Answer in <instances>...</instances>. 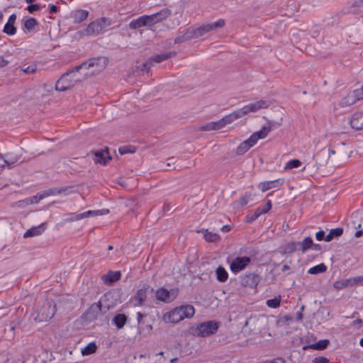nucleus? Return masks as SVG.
<instances>
[{
    "mask_svg": "<svg viewBox=\"0 0 363 363\" xmlns=\"http://www.w3.org/2000/svg\"><path fill=\"white\" fill-rule=\"evenodd\" d=\"M97 349V346L95 342L89 343L82 350L83 355H88L95 352Z\"/></svg>",
    "mask_w": 363,
    "mask_h": 363,
    "instance_id": "4c0bfd02",
    "label": "nucleus"
},
{
    "mask_svg": "<svg viewBox=\"0 0 363 363\" xmlns=\"http://www.w3.org/2000/svg\"><path fill=\"white\" fill-rule=\"evenodd\" d=\"M178 293L179 290L176 288L167 290L164 287H161L155 291V297L160 301L171 303L177 298Z\"/></svg>",
    "mask_w": 363,
    "mask_h": 363,
    "instance_id": "6e6552de",
    "label": "nucleus"
},
{
    "mask_svg": "<svg viewBox=\"0 0 363 363\" xmlns=\"http://www.w3.org/2000/svg\"><path fill=\"white\" fill-rule=\"evenodd\" d=\"M9 64V61L6 60L3 56H0V68L6 66Z\"/></svg>",
    "mask_w": 363,
    "mask_h": 363,
    "instance_id": "052dcab7",
    "label": "nucleus"
},
{
    "mask_svg": "<svg viewBox=\"0 0 363 363\" xmlns=\"http://www.w3.org/2000/svg\"><path fill=\"white\" fill-rule=\"evenodd\" d=\"M260 276L254 272L246 273L240 277V283L243 286L256 288L260 281Z\"/></svg>",
    "mask_w": 363,
    "mask_h": 363,
    "instance_id": "4468645a",
    "label": "nucleus"
},
{
    "mask_svg": "<svg viewBox=\"0 0 363 363\" xmlns=\"http://www.w3.org/2000/svg\"><path fill=\"white\" fill-rule=\"evenodd\" d=\"M313 245V242L311 237H306L302 242H300V246L301 247V251L303 253L311 248Z\"/></svg>",
    "mask_w": 363,
    "mask_h": 363,
    "instance_id": "72a5a7b5",
    "label": "nucleus"
},
{
    "mask_svg": "<svg viewBox=\"0 0 363 363\" xmlns=\"http://www.w3.org/2000/svg\"><path fill=\"white\" fill-rule=\"evenodd\" d=\"M144 316H145V315L141 313L140 312L137 313V319H138V323L139 325H140L142 323H143V318Z\"/></svg>",
    "mask_w": 363,
    "mask_h": 363,
    "instance_id": "680f3d73",
    "label": "nucleus"
},
{
    "mask_svg": "<svg viewBox=\"0 0 363 363\" xmlns=\"http://www.w3.org/2000/svg\"><path fill=\"white\" fill-rule=\"evenodd\" d=\"M225 25V22L223 20L220 19L216 22L208 23L206 25H203L202 26L197 28H191L192 34H194V38H197L203 35H204L206 33H208L211 30H214L218 28H222Z\"/></svg>",
    "mask_w": 363,
    "mask_h": 363,
    "instance_id": "0eeeda50",
    "label": "nucleus"
},
{
    "mask_svg": "<svg viewBox=\"0 0 363 363\" xmlns=\"http://www.w3.org/2000/svg\"><path fill=\"white\" fill-rule=\"evenodd\" d=\"M152 325H146L145 328H142L141 326L138 327V331L140 333L145 332V331H146L147 333H150V331L152 330Z\"/></svg>",
    "mask_w": 363,
    "mask_h": 363,
    "instance_id": "4d7b16f0",
    "label": "nucleus"
},
{
    "mask_svg": "<svg viewBox=\"0 0 363 363\" xmlns=\"http://www.w3.org/2000/svg\"><path fill=\"white\" fill-rule=\"evenodd\" d=\"M269 106V103L265 100H259L255 103H252L249 104L250 109L251 112H257L259 109L267 108Z\"/></svg>",
    "mask_w": 363,
    "mask_h": 363,
    "instance_id": "a878e982",
    "label": "nucleus"
},
{
    "mask_svg": "<svg viewBox=\"0 0 363 363\" xmlns=\"http://www.w3.org/2000/svg\"><path fill=\"white\" fill-rule=\"evenodd\" d=\"M350 125L353 129H363V111L354 113L350 119Z\"/></svg>",
    "mask_w": 363,
    "mask_h": 363,
    "instance_id": "a211bd4d",
    "label": "nucleus"
},
{
    "mask_svg": "<svg viewBox=\"0 0 363 363\" xmlns=\"http://www.w3.org/2000/svg\"><path fill=\"white\" fill-rule=\"evenodd\" d=\"M154 24H156V23L155 22L152 14L144 15L136 20L132 21L129 24V27L131 29H138L143 26H151Z\"/></svg>",
    "mask_w": 363,
    "mask_h": 363,
    "instance_id": "ddd939ff",
    "label": "nucleus"
},
{
    "mask_svg": "<svg viewBox=\"0 0 363 363\" xmlns=\"http://www.w3.org/2000/svg\"><path fill=\"white\" fill-rule=\"evenodd\" d=\"M272 208V203H271V201L269 200L266 204L264 205V206L261 208V211L262 213H267Z\"/></svg>",
    "mask_w": 363,
    "mask_h": 363,
    "instance_id": "6e6d98bb",
    "label": "nucleus"
},
{
    "mask_svg": "<svg viewBox=\"0 0 363 363\" xmlns=\"http://www.w3.org/2000/svg\"><path fill=\"white\" fill-rule=\"evenodd\" d=\"M239 118V114L236 113L235 111L233 113L224 116L222 119L225 126L228 124L233 123L234 121Z\"/></svg>",
    "mask_w": 363,
    "mask_h": 363,
    "instance_id": "58836bf2",
    "label": "nucleus"
},
{
    "mask_svg": "<svg viewBox=\"0 0 363 363\" xmlns=\"http://www.w3.org/2000/svg\"><path fill=\"white\" fill-rule=\"evenodd\" d=\"M251 197V194H245L244 196L241 197L240 199H239V203L241 206H243L245 205H246L250 199Z\"/></svg>",
    "mask_w": 363,
    "mask_h": 363,
    "instance_id": "09e8293b",
    "label": "nucleus"
},
{
    "mask_svg": "<svg viewBox=\"0 0 363 363\" xmlns=\"http://www.w3.org/2000/svg\"><path fill=\"white\" fill-rule=\"evenodd\" d=\"M147 291H152L153 289L150 288L149 286H146L145 287L138 290L134 295L133 299L137 302L138 306H142L144 303L147 298Z\"/></svg>",
    "mask_w": 363,
    "mask_h": 363,
    "instance_id": "f3484780",
    "label": "nucleus"
},
{
    "mask_svg": "<svg viewBox=\"0 0 363 363\" xmlns=\"http://www.w3.org/2000/svg\"><path fill=\"white\" fill-rule=\"evenodd\" d=\"M67 189H68L67 186L54 187V188L50 189L47 190L43 195L40 196V199H41L45 196H51V195L60 194L65 192V191H67Z\"/></svg>",
    "mask_w": 363,
    "mask_h": 363,
    "instance_id": "c756f323",
    "label": "nucleus"
},
{
    "mask_svg": "<svg viewBox=\"0 0 363 363\" xmlns=\"http://www.w3.org/2000/svg\"><path fill=\"white\" fill-rule=\"evenodd\" d=\"M284 183V179H277L273 181H267L264 182H261L260 184H259L258 187L262 190V192H264L271 189L278 188L282 186Z\"/></svg>",
    "mask_w": 363,
    "mask_h": 363,
    "instance_id": "dca6fc26",
    "label": "nucleus"
},
{
    "mask_svg": "<svg viewBox=\"0 0 363 363\" xmlns=\"http://www.w3.org/2000/svg\"><path fill=\"white\" fill-rule=\"evenodd\" d=\"M50 13H55L58 11L57 6L54 4H50Z\"/></svg>",
    "mask_w": 363,
    "mask_h": 363,
    "instance_id": "e2e57ef3",
    "label": "nucleus"
},
{
    "mask_svg": "<svg viewBox=\"0 0 363 363\" xmlns=\"http://www.w3.org/2000/svg\"><path fill=\"white\" fill-rule=\"evenodd\" d=\"M263 214L261 211V208H257L253 214L247 217L248 222H252L256 220L260 215Z\"/></svg>",
    "mask_w": 363,
    "mask_h": 363,
    "instance_id": "49530a36",
    "label": "nucleus"
},
{
    "mask_svg": "<svg viewBox=\"0 0 363 363\" xmlns=\"http://www.w3.org/2000/svg\"><path fill=\"white\" fill-rule=\"evenodd\" d=\"M36 67L35 66H28L26 68L23 69V71L27 74H33L35 72Z\"/></svg>",
    "mask_w": 363,
    "mask_h": 363,
    "instance_id": "13d9d810",
    "label": "nucleus"
},
{
    "mask_svg": "<svg viewBox=\"0 0 363 363\" xmlns=\"http://www.w3.org/2000/svg\"><path fill=\"white\" fill-rule=\"evenodd\" d=\"M236 113L239 114V118L244 116L245 115L250 113L249 104L243 106L242 108L235 111Z\"/></svg>",
    "mask_w": 363,
    "mask_h": 363,
    "instance_id": "de8ad7c7",
    "label": "nucleus"
},
{
    "mask_svg": "<svg viewBox=\"0 0 363 363\" xmlns=\"http://www.w3.org/2000/svg\"><path fill=\"white\" fill-rule=\"evenodd\" d=\"M38 24V21L34 18H30L24 22V28L28 32H30Z\"/></svg>",
    "mask_w": 363,
    "mask_h": 363,
    "instance_id": "ea45409f",
    "label": "nucleus"
},
{
    "mask_svg": "<svg viewBox=\"0 0 363 363\" xmlns=\"http://www.w3.org/2000/svg\"><path fill=\"white\" fill-rule=\"evenodd\" d=\"M326 269L327 267L323 263H321L320 264H318L315 267L310 268L308 272L311 274H317L319 273L325 272Z\"/></svg>",
    "mask_w": 363,
    "mask_h": 363,
    "instance_id": "f704fd0d",
    "label": "nucleus"
},
{
    "mask_svg": "<svg viewBox=\"0 0 363 363\" xmlns=\"http://www.w3.org/2000/svg\"><path fill=\"white\" fill-rule=\"evenodd\" d=\"M225 126L223 119H220L218 121L210 122L205 125L201 127L202 130L210 131L212 130H219Z\"/></svg>",
    "mask_w": 363,
    "mask_h": 363,
    "instance_id": "b1692460",
    "label": "nucleus"
},
{
    "mask_svg": "<svg viewBox=\"0 0 363 363\" xmlns=\"http://www.w3.org/2000/svg\"><path fill=\"white\" fill-rule=\"evenodd\" d=\"M106 26V18L97 19L88 25L85 30V34L86 35H98Z\"/></svg>",
    "mask_w": 363,
    "mask_h": 363,
    "instance_id": "9b49d317",
    "label": "nucleus"
},
{
    "mask_svg": "<svg viewBox=\"0 0 363 363\" xmlns=\"http://www.w3.org/2000/svg\"><path fill=\"white\" fill-rule=\"evenodd\" d=\"M84 81V77L77 70V66L65 73L56 82L55 89L60 91L73 88L77 84Z\"/></svg>",
    "mask_w": 363,
    "mask_h": 363,
    "instance_id": "f03ea898",
    "label": "nucleus"
},
{
    "mask_svg": "<svg viewBox=\"0 0 363 363\" xmlns=\"http://www.w3.org/2000/svg\"><path fill=\"white\" fill-rule=\"evenodd\" d=\"M120 278H121V273L119 272H116L109 276L108 280L111 282H114V281L119 280Z\"/></svg>",
    "mask_w": 363,
    "mask_h": 363,
    "instance_id": "8fccbe9b",
    "label": "nucleus"
},
{
    "mask_svg": "<svg viewBox=\"0 0 363 363\" xmlns=\"http://www.w3.org/2000/svg\"><path fill=\"white\" fill-rule=\"evenodd\" d=\"M89 11L84 9H77L72 12V17L75 23H79L86 19Z\"/></svg>",
    "mask_w": 363,
    "mask_h": 363,
    "instance_id": "4be33fe9",
    "label": "nucleus"
},
{
    "mask_svg": "<svg viewBox=\"0 0 363 363\" xmlns=\"http://www.w3.org/2000/svg\"><path fill=\"white\" fill-rule=\"evenodd\" d=\"M194 313V308L191 305H184L166 313L163 315L162 320L165 323H177L184 318H191Z\"/></svg>",
    "mask_w": 363,
    "mask_h": 363,
    "instance_id": "20e7f679",
    "label": "nucleus"
},
{
    "mask_svg": "<svg viewBox=\"0 0 363 363\" xmlns=\"http://www.w3.org/2000/svg\"><path fill=\"white\" fill-rule=\"evenodd\" d=\"M362 235H363V228L362 229L360 228V229L357 230L354 233V236L357 238H359Z\"/></svg>",
    "mask_w": 363,
    "mask_h": 363,
    "instance_id": "338daca9",
    "label": "nucleus"
},
{
    "mask_svg": "<svg viewBox=\"0 0 363 363\" xmlns=\"http://www.w3.org/2000/svg\"><path fill=\"white\" fill-rule=\"evenodd\" d=\"M362 99H363V91L357 89L350 92L345 97L342 98L338 105L341 108H347Z\"/></svg>",
    "mask_w": 363,
    "mask_h": 363,
    "instance_id": "1a4fd4ad",
    "label": "nucleus"
},
{
    "mask_svg": "<svg viewBox=\"0 0 363 363\" xmlns=\"http://www.w3.org/2000/svg\"><path fill=\"white\" fill-rule=\"evenodd\" d=\"M108 309L109 307L108 306L106 307V310L103 311L102 305L100 301L97 303H94L86 311V315L87 319L89 320L90 321L95 320L103 313L108 311Z\"/></svg>",
    "mask_w": 363,
    "mask_h": 363,
    "instance_id": "f8f14e48",
    "label": "nucleus"
},
{
    "mask_svg": "<svg viewBox=\"0 0 363 363\" xmlns=\"http://www.w3.org/2000/svg\"><path fill=\"white\" fill-rule=\"evenodd\" d=\"M16 20V15L12 14L9 16V20L4 27L3 32L9 35H13L16 33V28L14 24Z\"/></svg>",
    "mask_w": 363,
    "mask_h": 363,
    "instance_id": "6ab92c4d",
    "label": "nucleus"
},
{
    "mask_svg": "<svg viewBox=\"0 0 363 363\" xmlns=\"http://www.w3.org/2000/svg\"><path fill=\"white\" fill-rule=\"evenodd\" d=\"M152 66H153V65H152L151 60H150V58H148L145 62H143L140 65H139L138 67V69L142 72L148 73L150 68Z\"/></svg>",
    "mask_w": 363,
    "mask_h": 363,
    "instance_id": "37998d69",
    "label": "nucleus"
},
{
    "mask_svg": "<svg viewBox=\"0 0 363 363\" xmlns=\"http://www.w3.org/2000/svg\"><path fill=\"white\" fill-rule=\"evenodd\" d=\"M40 6L38 4H30L27 7V10L29 13H33L34 11H39Z\"/></svg>",
    "mask_w": 363,
    "mask_h": 363,
    "instance_id": "603ef678",
    "label": "nucleus"
},
{
    "mask_svg": "<svg viewBox=\"0 0 363 363\" xmlns=\"http://www.w3.org/2000/svg\"><path fill=\"white\" fill-rule=\"evenodd\" d=\"M118 152L121 155H125V154H127V153H129V152H134L135 150H130L128 147H121L119 149H118Z\"/></svg>",
    "mask_w": 363,
    "mask_h": 363,
    "instance_id": "3c124183",
    "label": "nucleus"
},
{
    "mask_svg": "<svg viewBox=\"0 0 363 363\" xmlns=\"http://www.w3.org/2000/svg\"><path fill=\"white\" fill-rule=\"evenodd\" d=\"M300 242H291L285 246V252L292 253L299 250Z\"/></svg>",
    "mask_w": 363,
    "mask_h": 363,
    "instance_id": "79ce46f5",
    "label": "nucleus"
},
{
    "mask_svg": "<svg viewBox=\"0 0 363 363\" xmlns=\"http://www.w3.org/2000/svg\"><path fill=\"white\" fill-rule=\"evenodd\" d=\"M329 344V340H320L318 342L309 345L308 346L303 347V349L306 350L307 348H311L316 350H322L325 349Z\"/></svg>",
    "mask_w": 363,
    "mask_h": 363,
    "instance_id": "cd10ccee",
    "label": "nucleus"
},
{
    "mask_svg": "<svg viewBox=\"0 0 363 363\" xmlns=\"http://www.w3.org/2000/svg\"><path fill=\"white\" fill-rule=\"evenodd\" d=\"M351 281V279H342L335 281L333 284V286L337 289H342L343 288L347 287L350 284Z\"/></svg>",
    "mask_w": 363,
    "mask_h": 363,
    "instance_id": "a18cd8bd",
    "label": "nucleus"
},
{
    "mask_svg": "<svg viewBox=\"0 0 363 363\" xmlns=\"http://www.w3.org/2000/svg\"><path fill=\"white\" fill-rule=\"evenodd\" d=\"M127 317L124 314H118L113 319V322L118 329L122 328L125 325Z\"/></svg>",
    "mask_w": 363,
    "mask_h": 363,
    "instance_id": "473e14b6",
    "label": "nucleus"
},
{
    "mask_svg": "<svg viewBox=\"0 0 363 363\" xmlns=\"http://www.w3.org/2000/svg\"><path fill=\"white\" fill-rule=\"evenodd\" d=\"M109 213L108 209H101V210H96V211H88L82 213H72L71 214V217L67 218L69 221H76L83 218H88L89 216H98L106 215Z\"/></svg>",
    "mask_w": 363,
    "mask_h": 363,
    "instance_id": "2eb2a0df",
    "label": "nucleus"
},
{
    "mask_svg": "<svg viewBox=\"0 0 363 363\" xmlns=\"http://www.w3.org/2000/svg\"><path fill=\"white\" fill-rule=\"evenodd\" d=\"M108 59L105 57H97L88 60L77 66V70L84 77V80L101 73L106 67Z\"/></svg>",
    "mask_w": 363,
    "mask_h": 363,
    "instance_id": "f257e3e1",
    "label": "nucleus"
},
{
    "mask_svg": "<svg viewBox=\"0 0 363 363\" xmlns=\"http://www.w3.org/2000/svg\"><path fill=\"white\" fill-rule=\"evenodd\" d=\"M343 233V228H336L331 229L329 233L325 236V241L330 242L335 238L341 236Z\"/></svg>",
    "mask_w": 363,
    "mask_h": 363,
    "instance_id": "7c9ffc66",
    "label": "nucleus"
},
{
    "mask_svg": "<svg viewBox=\"0 0 363 363\" xmlns=\"http://www.w3.org/2000/svg\"><path fill=\"white\" fill-rule=\"evenodd\" d=\"M301 162L299 160L294 159L286 163L284 167L285 169H291L293 168H297L300 167Z\"/></svg>",
    "mask_w": 363,
    "mask_h": 363,
    "instance_id": "c03bdc74",
    "label": "nucleus"
},
{
    "mask_svg": "<svg viewBox=\"0 0 363 363\" xmlns=\"http://www.w3.org/2000/svg\"><path fill=\"white\" fill-rule=\"evenodd\" d=\"M281 300V296H277L272 299L267 300L266 304L269 308H277L280 306Z\"/></svg>",
    "mask_w": 363,
    "mask_h": 363,
    "instance_id": "a19ab883",
    "label": "nucleus"
},
{
    "mask_svg": "<svg viewBox=\"0 0 363 363\" xmlns=\"http://www.w3.org/2000/svg\"><path fill=\"white\" fill-rule=\"evenodd\" d=\"M192 38H194V34H192L191 28H189L183 35H179L174 39V43L179 44Z\"/></svg>",
    "mask_w": 363,
    "mask_h": 363,
    "instance_id": "c85d7f7f",
    "label": "nucleus"
},
{
    "mask_svg": "<svg viewBox=\"0 0 363 363\" xmlns=\"http://www.w3.org/2000/svg\"><path fill=\"white\" fill-rule=\"evenodd\" d=\"M218 328V322L208 320L199 324L193 329L192 334L195 336L205 337L215 334Z\"/></svg>",
    "mask_w": 363,
    "mask_h": 363,
    "instance_id": "39448f33",
    "label": "nucleus"
},
{
    "mask_svg": "<svg viewBox=\"0 0 363 363\" xmlns=\"http://www.w3.org/2000/svg\"><path fill=\"white\" fill-rule=\"evenodd\" d=\"M250 262L251 259L249 257H237L232 260L230 269L233 273L237 274L244 270Z\"/></svg>",
    "mask_w": 363,
    "mask_h": 363,
    "instance_id": "9d476101",
    "label": "nucleus"
},
{
    "mask_svg": "<svg viewBox=\"0 0 363 363\" xmlns=\"http://www.w3.org/2000/svg\"><path fill=\"white\" fill-rule=\"evenodd\" d=\"M171 14V11L168 9H163L160 11L153 13L152 16L154 18L155 22L156 23L161 22L162 21L166 19Z\"/></svg>",
    "mask_w": 363,
    "mask_h": 363,
    "instance_id": "bb28decb",
    "label": "nucleus"
},
{
    "mask_svg": "<svg viewBox=\"0 0 363 363\" xmlns=\"http://www.w3.org/2000/svg\"><path fill=\"white\" fill-rule=\"evenodd\" d=\"M46 228V225L45 223H42L38 226L33 227L30 229L28 230L23 235V238H30L34 237L37 235H40Z\"/></svg>",
    "mask_w": 363,
    "mask_h": 363,
    "instance_id": "5701e85b",
    "label": "nucleus"
},
{
    "mask_svg": "<svg viewBox=\"0 0 363 363\" xmlns=\"http://www.w3.org/2000/svg\"><path fill=\"white\" fill-rule=\"evenodd\" d=\"M19 159L18 156H12L10 154L6 155V158L4 159V161L6 162V166L9 168L13 167L18 162Z\"/></svg>",
    "mask_w": 363,
    "mask_h": 363,
    "instance_id": "e433bc0d",
    "label": "nucleus"
},
{
    "mask_svg": "<svg viewBox=\"0 0 363 363\" xmlns=\"http://www.w3.org/2000/svg\"><path fill=\"white\" fill-rule=\"evenodd\" d=\"M362 6H363V0H359L358 1H355L353 4V6L355 7H360Z\"/></svg>",
    "mask_w": 363,
    "mask_h": 363,
    "instance_id": "774afa93",
    "label": "nucleus"
},
{
    "mask_svg": "<svg viewBox=\"0 0 363 363\" xmlns=\"http://www.w3.org/2000/svg\"><path fill=\"white\" fill-rule=\"evenodd\" d=\"M217 279L220 282H225L228 278V274L224 267L219 266L216 270Z\"/></svg>",
    "mask_w": 363,
    "mask_h": 363,
    "instance_id": "2f4dec72",
    "label": "nucleus"
},
{
    "mask_svg": "<svg viewBox=\"0 0 363 363\" xmlns=\"http://www.w3.org/2000/svg\"><path fill=\"white\" fill-rule=\"evenodd\" d=\"M352 281H353L354 284L362 282L363 281V277H354L352 279Z\"/></svg>",
    "mask_w": 363,
    "mask_h": 363,
    "instance_id": "69168bd1",
    "label": "nucleus"
},
{
    "mask_svg": "<svg viewBox=\"0 0 363 363\" xmlns=\"http://www.w3.org/2000/svg\"><path fill=\"white\" fill-rule=\"evenodd\" d=\"M352 223L356 229L362 228L363 225V212L356 211L352 214Z\"/></svg>",
    "mask_w": 363,
    "mask_h": 363,
    "instance_id": "393cba45",
    "label": "nucleus"
},
{
    "mask_svg": "<svg viewBox=\"0 0 363 363\" xmlns=\"http://www.w3.org/2000/svg\"><path fill=\"white\" fill-rule=\"evenodd\" d=\"M56 306L52 300L46 301L40 309L38 310L36 318L40 321H48L55 315Z\"/></svg>",
    "mask_w": 363,
    "mask_h": 363,
    "instance_id": "423d86ee",
    "label": "nucleus"
},
{
    "mask_svg": "<svg viewBox=\"0 0 363 363\" xmlns=\"http://www.w3.org/2000/svg\"><path fill=\"white\" fill-rule=\"evenodd\" d=\"M176 52H166L155 55L150 57V60H151L152 65H154L155 63H160L164 60H167L169 58L176 56Z\"/></svg>",
    "mask_w": 363,
    "mask_h": 363,
    "instance_id": "aec40b11",
    "label": "nucleus"
},
{
    "mask_svg": "<svg viewBox=\"0 0 363 363\" xmlns=\"http://www.w3.org/2000/svg\"><path fill=\"white\" fill-rule=\"evenodd\" d=\"M322 153L324 154L327 157L325 161H323V162H320V165H324L325 164H326L328 162V160L329 158V154L331 153L333 155H335V150L323 151Z\"/></svg>",
    "mask_w": 363,
    "mask_h": 363,
    "instance_id": "5fc2aeb1",
    "label": "nucleus"
},
{
    "mask_svg": "<svg viewBox=\"0 0 363 363\" xmlns=\"http://www.w3.org/2000/svg\"><path fill=\"white\" fill-rule=\"evenodd\" d=\"M313 362V363H329V359L325 357H317Z\"/></svg>",
    "mask_w": 363,
    "mask_h": 363,
    "instance_id": "864d4df0",
    "label": "nucleus"
},
{
    "mask_svg": "<svg viewBox=\"0 0 363 363\" xmlns=\"http://www.w3.org/2000/svg\"><path fill=\"white\" fill-rule=\"evenodd\" d=\"M203 238L207 242H213L219 240L220 239V236L214 233L208 232L206 230V233L203 235Z\"/></svg>",
    "mask_w": 363,
    "mask_h": 363,
    "instance_id": "c9c22d12",
    "label": "nucleus"
},
{
    "mask_svg": "<svg viewBox=\"0 0 363 363\" xmlns=\"http://www.w3.org/2000/svg\"><path fill=\"white\" fill-rule=\"evenodd\" d=\"M6 162L4 161V158L0 155V170H2L6 167Z\"/></svg>",
    "mask_w": 363,
    "mask_h": 363,
    "instance_id": "0e129e2a",
    "label": "nucleus"
},
{
    "mask_svg": "<svg viewBox=\"0 0 363 363\" xmlns=\"http://www.w3.org/2000/svg\"><path fill=\"white\" fill-rule=\"evenodd\" d=\"M94 161L96 163L106 164L108 160H111L109 152L107 150L102 151H96L94 152Z\"/></svg>",
    "mask_w": 363,
    "mask_h": 363,
    "instance_id": "412c9836",
    "label": "nucleus"
},
{
    "mask_svg": "<svg viewBox=\"0 0 363 363\" xmlns=\"http://www.w3.org/2000/svg\"><path fill=\"white\" fill-rule=\"evenodd\" d=\"M315 238L318 240H325V231L320 230L315 233Z\"/></svg>",
    "mask_w": 363,
    "mask_h": 363,
    "instance_id": "bf43d9fd",
    "label": "nucleus"
},
{
    "mask_svg": "<svg viewBox=\"0 0 363 363\" xmlns=\"http://www.w3.org/2000/svg\"><path fill=\"white\" fill-rule=\"evenodd\" d=\"M274 123L269 122L268 125L264 126L259 131L254 133L247 140L241 143L236 149V155H242L247 152L250 147L254 146L258 140L264 139L272 130Z\"/></svg>",
    "mask_w": 363,
    "mask_h": 363,
    "instance_id": "7ed1b4c3",
    "label": "nucleus"
}]
</instances>
